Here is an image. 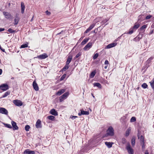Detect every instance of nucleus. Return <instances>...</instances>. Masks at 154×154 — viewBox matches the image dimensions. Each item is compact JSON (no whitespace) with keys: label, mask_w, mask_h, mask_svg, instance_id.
<instances>
[{"label":"nucleus","mask_w":154,"mask_h":154,"mask_svg":"<svg viewBox=\"0 0 154 154\" xmlns=\"http://www.w3.org/2000/svg\"><path fill=\"white\" fill-rule=\"evenodd\" d=\"M114 134V131L113 128L112 126H110L106 130V136H113Z\"/></svg>","instance_id":"obj_1"},{"label":"nucleus","mask_w":154,"mask_h":154,"mask_svg":"<svg viewBox=\"0 0 154 154\" xmlns=\"http://www.w3.org/2000/svg\"><path fill=\"white\" fill-rule=\"evenodd\" d=\"M144 32H141L140 31L139 35L135 38L133 39V40L136 42H138L143 37V33Z\"/></svg>","instance_id":"obj_2"},{"label":"nucleus","mask_w":154,"mask_h":154,"mask_svg":"<svg viewBox=\"0 0 154 154\" xmlns=\"http://www.w3.org/2000/svg\"><path fill=\"white\" fill-rule=\"evenodd\" d=\"M8 88L9 86L7 84H2L0 85V89L3 91H6Z\"/></svg>","instance_id":"obj_3"},{"label":"nucleus","mask_w":154,"mask_h":154,"mask_svg":"<svg viewBox=\"0 0 154 154\" xmlns=\"http://www.w3.org/2000/svg\"><path fill=\"white\" fill-rule=\"evenodd\" d=\"M126 149L129 154H134V150L129 144L127 145Z\"/></svg>","instance_id":"obj_4"},{"label":"nucleus","mask_w":154,"mask_h":154,"mask_svg":"<svg viewBox=\"0 0 154 154\" xmlns=\"http://www.w3.org/2000/svg\"><path fill=\"white\" fill-rule=\"evenodd\" d=\"M13 103L16 106H20L22 105L23 103L20 100H15L13 101Z\"/></svg>","instance_id":"obj_5"},{"label":"nucleus","mask_w":154,"mask_h":154,"mask_svg":"<svg viewBox=\"0 0 154 154\" xmlns=\"http://www.w3.org/2000/svg\"><path fill=\"white\" fill-rule=\"evenodd\" d=\"M69 93L68 92H66L64 93L63 95L61 96L60 97V102H62L63 99H65L66 97L69 95Z\"/></svg>","instance_id":"obj_6"},{"label":"nucleus","mask_w":154,"mask_h":154,"mask_svg":"<svg viewBox=\"0 0 154 154\" xmlns=\"http://www.w3.org/2000/svg\"><path fill=\"white\" fill-rule=\"evenodd\" d=\"M48 57L47 54L46 53H44L42 54L37 56L36 58L40 59H44Z\"/></svg>","instance_id":"obj_7"},{"label":"nucleus","mask_w":154,"mask_h":154,"mask_svg":"<svg viewBox=\"0 0 154 154\" xmlns=\"http://www.w3.org/2000/svg\"><path fill=\"white\" fill-rule=\"evenodd\" d=\"M92 44L91 42L88 43L83 48L85 51L88 50L92 46Z\"/></svg>","instance_id":"obj_8"},{"label":"nucleus","mask_w":154,"mask_h":154,"mask_svg":"<svg viewBox=\"0 0 154 154\" xmlns=\"http://www.w3.org/2000/svg\"><path fill=\"white\" fill-rule=\"evenodd\" d=\"M0 113L5 115H8V112L7 110L4 108H0Z\"/></svg>","instance_id":"obj_9"},{"label":"nucleus","mask_w":154,"mask_h":154,"mask_svg":"<svg viewBox=\"0 0 154 154\" xmlns=\"http://www.w3.org/2000/svg\"><path fill=\"white\" fill-rule=\"evenodd\" d=\"M137 137L138 139H140V143L144 142V137L142 135H140V133L139 131L138 133Z\"/></svg>","instance_id":"obj_10"},{"label":"nucleus","mask_w":154,"mask_h":154,"mask_svg":"<svg viewBox=\"0 0 154 154\" xmlns=\"http://www.w3.org/2000/svg\"><path fill=\"white\" fill-rule=\"evenodd\" d=\"M11 123L14 130H17L18 128V127L16 123L14 121H11Z\"/></svg>","instance_id":"obj_11"},{"label":"nucleus","mask_w":154,"mask_h":154,"mask_svg":"<svg viewBox=\"0 0 154 154\" xmlns=\"http://www.w3.org/2000/svg\"><path fill=\"white\" fill-rule=\"evenodd\" d=\"M33 86L34 89L36 91H38L39 90L38 86L35 81H34L33 82Z\"/></svg>","instance_id":"obj_12"},{"label":"nucleus","mask_w":154,"mask_h":154,"mask_svg":"<svg viewBox=\"0 0 154 154\" xmlns=\"http://www.w3.org/2000/svg\"><path fill=\"white\" fill-rule=\"evenodd\" d=\"M95 24H93L91 25L87 29V30L85 31V33H87L90 31H91L95 26Z\"/></svg>","instance_id":"obj_13"},{"label":"nucleus","mask_w":154,"mask_h":154,"mask_svg":"<svg viewBox=\"0 0 154 154\" xmlns=\"http://www.w3.org/2000/svg\"><path fill=\"white\" fill-rule=\"evenodd\" d=\"M41 123V121L39 119H38L36 124V127L37 128H41L42 127Z\"/></svg>","instance_id":"obj_14"},{"label":"nucleus","mask_w":154,"mask_h":154,"mask_svg":"<svg viewBox=\"0 0 154 154\" xmlns=\"http://www.w3.org/2000/svg\"><path fill=\"white\" fill-rule=\"evenodd\" d=\"M50 113L51 114L55 116L58 115L57 112L54 109H51L50 111Z\"/></svg>","instance_id":"obj_15"},{"label":"nucleus","mask_w":154,"mask_h":154,"mask_svg":"<svg viewBox=\"0 0 154 154\" xmlns=\"http://www.w3.org/2000/svg\"><path fill=\"white\" fill-rule=\"evenodd\" d=\"M24 153L26 154H35L34 151H30L29 149H26L24 152Z\"/></svg>","instance_id":"obj_16"},{"label":"nucleus","mask_w":154,"mask_h":154,"mask_svg":"<svg viewBox=\"0 0 154 154\" xmlns=\"http://www.w3.org/2000/svg\"><path fill=\"white\" fill-rule=\"evenodd\" d=\"M72 58V55H69L68 56L67 61L66 62V64L67 65H69V63H70L71 60Z\"/></svg>","instance_id":"obj_17"},{"label":"nucleus","mask_w":154,"mask_h":154,"mask_svg":"<svg viewBox=\"0 0 154 154\" xmlns=\"http://www.w3.org/2000/svg\"><path fill=\"white\" fill-rule=\"evenodd\" d=\"M3 14L5 16V17L7 19H9L11 17V15L9 13L6 12L4 11Z\"/></svg>","instance_id":"obj_18"},{"label":"nucleus","mask_w":154,"mask_h":154,"mask_svg":"<svg viewBox=\"0 0 154 154\" xmlns=\"http://www.w3.org/2000/svg\"><path fill=\"white\" fill-rule=\"evenodd\" d=\"M117 45L116 43H111L106 46V48H110L112 47H114L116 46Z\"/></svg>","instance_id":"obj_19"},{"label":"nucleus","mask_w":154,"mask_h":154,"mask_svg":"<svg viewBox=\"0 0 154 154\" xmlns=\"http://www.w3.org/2000/svg\"><path fill=\"white\" fill-rule=\"evenodd\" d=\"M65 91V89H61L59 91H58L57 93H56V95L58 96H60Z\"/></svg>","instance_id":"obj_20"},{"label":"nucleus","mask_w":154,"mask_h":154,"mask_svg":"<svg viewBox=\"0 0 154 154\" xmlns=\"http://www.w3.org/2000/svg\"><path fill=\"white\" fill-rule=\"evenodd\" d=\"M93 85L94 87H97L99 88H101V84L98 82H95L93 83Z\"/></svg>","instance_id":"obj_21"},{"label":"nucleus","mask_w":154,"mask_h":154,"mask_svg":"<svg viewBox=\"0 0 154 154\" xmlns=\"http://www.w3.org/2000/svg\"><path fill=\"white\" fill-rule=\"evenodd\" d=\"M21 13L23 14L24 12L25 6L23 2H21Z\"/></svg>","instance_id":"obj_22"},{"label":"nucleus","mask_w":154,"mask_h":154,"mask_svg":"<svg viewBox=\"0 0 154 154\" xmlns=\"http://www.w3.org/2000/svg\"><path fill=\"white\" fill-rule=\"evenodd\" d=\"M147 27V25H144L143 26H142V27H141L138 29V31H139L140 32V31L141 32H143V31H142L143 30V29H145ZM143 32H144V31H143Z\"/></svg>","instance_id":"obj_23"},{"label":"nucleus","mask_w":154,"mask_h":154,"mask_svg":"<svg viewBox=\"0 0 154 154\" xmlns=\"http://www.w3.org/2000/svg\"><path fill=\"white\" fill-rule=\"evenodd\" d=\"M140 25V24L139 23H135L133 28L135 30L139 27Z\"/></svg>","instance_id":"obj_24"},{"label":"nucleus","mask_w":154,"mask_h":154,"mask_svg":"<svg viewBox=\"0 0 154 154\" xmlns=\"http://www.w3.org/2000/svg\"><path fill=\"white\" fill-rule=\"evenodd\" d=\"M131 131V129L130 127L128 128L127 130H126L125 132V136L126 137H128Z\"/></svg>","instance_id":"obj_25"},{"label":"nucleus","mask_w":154,"mask_h":154,"mask_svg":"<svg viewBox=\"0 0 154 154\" xmlns=\"http://www.w3.org/2000/svg\"><path fill=\"white\" fill-rule=\"evenodd\" d=\"M81 114L82 115H88L89 114V112L88 111H84L83 110V109L81 110Z\"/></svg>","instance_id":"obj_26"},{"label":"nucleus","mask_w":154,"mask_h":154,"mask_svg":"<svg viewBox=\"0 0 154 154\" xmlns=\"http://www.w3.org/2000/svg\"><path fill=\"white\" fill-rule=\"evenodd\" d=\"M149 83H150V85L154 91V78H153L152 81L149 82Z\"/></svg>","instance_id":"obj_27"},{"label":"nucleus","mask_w":154,"mask_h":154,"mask_svg":"<svg viewBox=\"0 0 154 154\" xmlns=\"http://www.w3.org/2000/svg\"><path fill=\"white\" fill-rule=\"evenodd\" d=\"M89 40V38H85L81 42V44L82 45H84Z\"/></svg>","instance_id":"obj_28"},{"label":"nucleus","mask_w":154,"mask_h":154,"mask_svg":"<svg viewBox=\"0 0 154 154\" xmlns=\"http://www.w3.org/2000/svg\"><path fill=\"white\" fill-rule=\"evenodd\" d=\"M114 144L113 142H106V146L109 148H110L112 147V145Z\"/></svg>","instance_id":"obj_29"},{"label":"nucleus","mask_w":154,"mask_h":154,"mask_svg":"<svg viewBox=\"0 0 154 154\" xmlns=\"http://www.w3.org/2000/svg\"><path fill=\"white\" fill-rule=\"evenodd\" d=\"M96 73V72L95 71H94L92 72L90 74V77L91 78H93L95 76Z\"/></svg>","instance_id":"obj_30"},{"label":"nucleus","mask_w":154,"mask_h":154,"mask_svg":"<svg viewBox=\"0 0 154 154\" xmlns=\"http://www.w3.org/2000/svg\"><path fill=\"white\" fill-rule=\"evenodd\" d=\"M10 92L9 91H8L6 92L5 93V94L3 95L2 97L4 98V97H7L8 95L10 94Z\"/></svg>","instance_id":"obj_31"},{"label":"nucleus","mask_w":154,"mask_h":154,"mask_svg":"<svg viewBox=\"0 0 154 154\" xmlns=\"http://www.w3.org/2000/svg\"><path fill=\"white\" fill-rule=\"evenodd\" d=\"M135 143V139L134 137H132L131 139V144L132 146H134Z\"/></svg>","instance_id":"obj_32"},{"label":"nucleus","mask_w":154,"mask_h":154,"mask_svg":"<svg viewBox=\"0 0 154 154\" xmlns=\"http://www.w3.org/2000/svg\"><path fill=\"white\" fill-rule=\"evenodd\" d=\"M69 67V65H67V64H66L64 67L62 69V70L63 71H65Z\"/></svg>","instance_id":"obj_33"},{"label":"nucleus","mask_w":154,"mask_h":154,"mask_svg":"<svg viewBox=\"0 0 154 154\" xmlns=\"http://www.w3.org/2000/svg\"><path fill=\"white\" fill-rule=\"evenodd\" d=\"M48 119L51 120H54L55 119V117L53 116H49L47 117Z\"/></svg>","instance_id":"obj_34"},{"label":"nucleus","mask_w":154,"mask_h":154,"mask_svg":"<svg viewBox=\"0 0 154 154\" xmlns=\"http://www.w3.org/2000/svg\"><path fill=\"white\" fill-rule=\"evenodd\" d=\"M142 146V151H144L145 149V145L144 142L140 143Z\"/></svg>","instance_id":"obj_35"},{"label":"nucleus","mask_w":154,"mask_h":154,"mask_svg":"<svg viewBox=\"0 0 154 154\" xmlns=\"http://www.w3.org/2000/svg\"><path fill=\"white\" fill-rule=\"evenodd\" d=\"M28 47V43H27L26 44H23L21 46L20 48H24Z\"/></svg>","instance_id":"obj_36"},{"label":"nucleus","mask_w":154,"mask_h":154,"mask_svg":"<svg viewBox=\"0 0 154 154\" xmlns=\"http://www.w3.org/2000/svg\"><path fill=\"white\" fill-rule=\"evenodd\" d=\"M134 29L133 28H131L129 30V32H128V33L129 34H132L134 32Z\"/></svg>","instance_id":"obj_37"},{"label":"nucleus","mask_w":154,"mask_h":154,"mask_svg":"<svg viewBox=\"0 0 154 154\" xmlns=\"http://www.w3.org/2000/svg\"><path fill=\"white\" fill-rule=\"evenodd\" d=\"M4 125L5 127H7L8 128H12L11 125L9 124H4Z\"/></svg>","instance_id":"obj_38"},{"label":"nucleus","mask_w":154,"mask_h":154,"mask_svg":"<svg viewBox=\"0 0 154 154\" xmlns=\"http://www.w3.org/2000/svg\"><path fill=\"white\" fill-rule=\"evenodd\" d=\"M8 31L10 33H12L16 32L15 30H13L11 28H9L8 30Z\"/></svg>","instance_id":"obj_39"},{"label":"nucleus","mask_w":154,"mask_h":154,"mask_svg":"<svg viewBox=\"0 0 154 154\" xmlns=\"http://www.w3.org/2000/svg\"><path fill=\"white\" fill-rule=\"evenodd\" d=\"M18 18H15L14 19V23L15 25H17L19 21Z\"/></svg>","instance_id":"obj_40"},{"label":"nucleus","mask_w":154,"mask_h":154,"mask_svg":"<svg viewBox=\"0 0 154 154\" xmlns=\"http://www.w3.org/2000/svg\"><path fill=\"white\" fill-rule=\"evenodd\" d=\"M136 121V118L134 117H132L130 119L131 122H134Z\"/></svg>","instance_id":"obj_41"},{"label":"nucleus","mask_w":154,"mask_h":154,"mask_svg":"<svg viewBox=\"0 0 154 154\" xmlns=\"http://www.w3.org/2000/svg\"><path fill=\"white\" fill-rule=\"evenodd\" d=\"M142 88H146L148 87L146 83H143L141 85Z\"/></svg>","instance_id":"obj_42"},{"label":"nucleus","mask_w":154,"mask_h":154,"mask_svg":"<svg viewBox=\"0 0 154 154\" xmlns=\"http://www.w3.org/2000/svg\"><path fill=\"white\" fill-rule=\"evenodd\" d=\"M30 128V127L29 125H26L25 127V129L26 131H28Z\"/></svg>","instance_id":"obj_43"},{"label":"nucleus","mask_w":154,"mask_h":154,"mask_svg":"<svg viewBox=\"0 0 154 154\" xmlns=\"http://www.w3.org/2000/svg\"><path fill=\"white\" fill-rule=\"evenodd\" d=\"M98 56V53H96L94 54L93 57V59L94 60L96 59Z\"/></svg>","instance_id":"obj_44"},{"label":"nucleus","mask_w":154,"mask_h":154,"mask_svg":"<svg viewBox=\"0 0 154 154\" xmlns=\"http://www.w3.org/2000/svg\"><path fill=\"white\" fill-rule=\"evenodd\" d=\"M66 76V74H64L63 75H62V76L60 78V81L63 80L65 78Z\"/></svg>","instance_id":"obj_45"},{"label":"nucleus","mask_w":154,"mask_h":154,"mask_svg":"<svg viewBox=\"0 0 154 154\" xmlns=\"http://www.w3.org/2000/svg\"><path fill=\"white\" fill-rule=\"evenodd\" d=\"M81 55V53L80 52H79L75 56V59H76Z\"/></svg>","instance_id":"obj_46"},{"label":"nucleus","mask_w":154,"mask_h":154,"mask_svg":"<svg viewBox=\"0 0 154 154\" xmlns=\"http://www.w3.org/2000/svg\"><path fill=\"white\" fill-rule=\"evenodd\" d=\"M122 143L123 144H125L126 142V140L125 138H123L122 140Z\"/></svg>","instance_id":"obj_47"},{"label":"nucleus","mask_w":154,"mask_h":154,"mask_svg":"<svg viewBox=\"0 0 154 154\" xmlns=\"http://www.w3.org/2000/svg\"><path fill=\"white\" fill-rule=\"evenodd\" d=\"M152 57H150V58H149L146 61V63H149L150 62H151V61L152 60Z\"/></svg>","instance_id":"obj_48"},{"label":"nucleus","mask_w":154,"mask_h":154,"mask_svg":"<svg viewBox=\"0 0 154 154\" xmlns=\"http://www.w3.org/2000/svg\"><path fill=\"white\" fill-rule=\"evenodd\" d=\"M152 17V16L150 15H147L146 17V19L147 20L150 19L151 17Z\"/></svg>","instance_id":"obj_49"},{"label":"nucleus","mask_w":154,"mask_h":154,"mask_svg":"<svg viewBox=\"0 0 154 154\" xmlns=\"http://www.w3.org/2000/svg\"><path fill=\"white\" fill-rule=\"evenodd\" d=\"M46 14L48 15H49L51 14V13L50 12L48 11L47 10L45 11Z\"/></svg>","instance_id":"obj_50"},{"label":"nucleus","mask_w":154,"mask_h":154,"mask_svg":"<svg viewBox=\"0 0 154 154\" xmlns=\"http://www.w3.org/2000/svg\"><path fill=\"white\" fill-rule=\"evenodd\" d=\"M78 117L77 116H71V118L73 119H75L76 118H77Z\"/></svg>","instance_id":"obj_51"},{"label":"nucleus","mask_w":154,"mask_h":154,"mask_svg":"<svg viewBox=\"0 0 154 154\" xmlns=\"http://www.w3.org/2000/svg\"><path fill=\"white\" fill-rule=\"evenodd\" d=\"M5 30L4 28H0V32L4 31Z\"/></svg>","instance_id":"obj_52"},{"label":"nucleus","mask_w":154,"mask_h":154,"mask_svg":"<svg viewBox=\"0 0 154 154\" xmlns=\"http://www.w3.org/2000/svg\"><path fill=\"white\" fill-rule=\"evenodd\" d=\"M149 154V152L147 150H146L145 154Z\"/></svg>","instance_id":"obj_53"},{"label":"nucleus","mask_w":154,"mask_h":154,"mask_svg":"<svg viewBox=\"0 0 154 154\" xmlns=\"http://www.w3.org/2000/svg\"><path fill=\"white\" fill-rule=\"evenodd\" d=\"M2 72V69H0V75H1Z\"/></svg>","instance_id":"obj_54"},{"label":"nucleus","mask_w":154,"mask_h":154,"mask_svg":"<svg viewBox=\"0 0 154 154\" xmlns=\"http://www.w3.org/2000/svg\"><path fill=\"white\" fill-rule=\"evenodd\" d=\"M152 28H154V23H153L151 26Z\"/></svg>","instance_id":"obj_55"},{"label":"nucleus","mask_w":154,"mask_h":154,"mask_svg":"<svg viewBox=\"0 0 154 154\" xmlns=\"http://www.w3.org/2000/svg\"><path fill=\"white\" fill-rule=\"evenodd\" d=\"M63 32V31H62L60 32V33H59L57 34V35H60V34H61L62 33V32Z\"/></svg>","instance_id":"obj_56"},{"label":"nucleus","mask_w":154,"mask_h":154,"mask_svg":"<svg viewBox=\"0 0 154 154\" xmlns=\"http://www.w3.org/2000/svg\"><path fill=\"white\" fill-rule=\"evenodd\" d=\"M78 114V115L79 116H81V115H82V114H81V112H79Z\"/></svg>","instance_id":"obj_57"},{"label":"nucleus","mask_w":154,"mask_h":154,"mask_svg":"<svg viewBox=\"0 0 154 154\" xmlns=\"http://www.w3.org/2000/svg\"><path fill=\"white\" fill-rule=\"evenodd\" d=\"M108 64V61L106 60V67H107Z\"/></svg>","instance_id":"obj_58"},{"label":"nucleus","mask_w":154,"mask_h":154,"mask_svg":"<svg viewBox=\"0 0 154 154\" xmlns=\"http://www.w3.org/2000/svg\"><path fill=\"white\" fill-rule=\"evenodd\" d=\"M153 32V30H152L151 32H150V34H152V33Z\"/></svg>","instance_id":"obj_59"},{"label":"nucleus","mask_w":154,"mask_h":154,"mask_svg":"<svg viewBox=\"0 0 154 154\" xmlns=\"http://www.w3.org/2000/svg\"><path fill=\"white\" fill-rule=\"evenodd\" d=\"M33 17H32V19L31 20V21H32V20H33Z\"/></svg>","instance_id":"obj_60"},{"label":"nucleus","mask_w":154,"mask_h":154,"mask_svg":"<svg viewBox=\"0 0 154 154\" xmlns=\"http://www.w3.org/2000/svg\"><path fill=\"white\" fill-rule=\"evenodd\" d=\"M106 60L104 62V64H106Z\"/></svg>","instance_id":"obj_61"},{"label":"nucleus","mask_w":154,"mask_h":154,"mask_svg":"<svg viewBox=\"0 0 154 154\" xmlns=\"http://www.w3.org/2000/svg\"><path fill=\"white\" fill-rule=\"evenodd\" d=\"M141 16V15H140V16H139V17L140 18V17Z\"/></svg>","instance_id":"obj_62"},{"label":"nucleus","mask_w":154,"mask_h":154,"mask_svg":"<svg viewBox=\"0 0 154 154\" xmlns=\"http://www.w3.org/2000/svg\"><path fill=\"white\" fill-rule=\"evenodd\" d=\"M96 29H95V30H94V32H95V31H96Z\"/></svg>","instance_id":"obj_63"},{"label":"nucleus","mask_w":154,"mask_h":154,"mask_svg":"<svg viewBox=\"0 0 154 154\" xmlns=\"http://www.w3.org/2000/svg\"><path fill=\"white\" fill-rule=\"evenodd\" d=\"M104 143H105V144L106 145V142H105Z\"/></svg>","instance_id":"obj_64"}]
</instances>
